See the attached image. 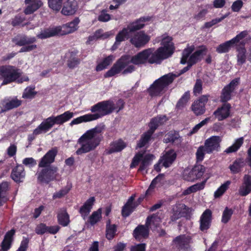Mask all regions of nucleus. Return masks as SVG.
Returning <instances> with one entry per match:
<instances>
[{
	"label": "nucleus",
	"mask_w": 251,
	"mask_h": 251,
	"mask_svg": "<svg viewBox=\"0 0 251 251\" xmlns=\"http://www.w3.org/2000/svg\"><path fill=\"white\" fill-rule=\"evenodd\" d=\"M153 54V49L149 48L143 50L133 56L123 55L104 75L105 78L113 76L120 73L123 75L132 73L135 70V65H141L147 62L150 64V60Z\"/></svg>",
	"instance_id": "1"
},
{
	"label": "nucleus",
	"mask_w": 251,
	"mask_h": 251,
	"mask_svg": "<svg viewBox=\"0 0 251 251\" xmlns=\"http://www.w3.org/2000/svg\"><path fill=\"white\" fill-rule=\"evenodd\" d=\"M58 152L56 147L49 150L41 159L38 164V167L41 168L36 174L37 180L40 183L48 184L54 180L60 178V175L58 173V168L55 166H50L55 160V157Z\"/></svg>",
	"instance_id": "2"
},
{
	"label": "nucleus",
	"mask_w": 251,
	"mask_h": 251,
	"mask_svg": "<svg viewBox=\"0 0 251 251\" xmlns=\"http://www.w3.org/2000/svg\"><path fill=\"white\" fill-rule=\"evenodd\" d=\"M74 113L67 111L62 114L56 116H50L45 119L36 128L31 134L28 136L29 141H33L35 136L43 133L47 132L54 125H63L64 123L69 121L74 116Z\"/></svg>",
	"instance_id": "3"
},
{
	"label": "nucleus",
	"mask_w": 251,
	"mask_h": 251,
	"mask_svg": "<svg viewBox=\"0 0 251 251\" xmlns=\"http://www.w3.org/2000/svg\"><path fill=\"white\" fill-rule=\"evenodd\" d=\"M161 47L153 51L150 60L151 63L159 64L162 60L170 57L174 52L175 47L173 42V38L165 33L161 36Z\"/></svg>",
	"instance_id": "4"
},
{
	"label": "nucleus",
	"mask_w": 251,
	"mask_h": 251,
	"mask_svg": "<svg viewBox=\"0 0 251 251\" xmlns=\"http://www.w3.org/2000/svg\"><path fill=\"white\" fill-rule=\"evenodd\" d=\"M173 75L167 74L155 80L147 90L149 95L151 97L160 96L164 93L166 89L173 81Z\"/></svg>",
	"instance_id": "5"
},
{
	"label": "nucleus",
	"mask_w": 251,
	"mask_h": 251,
	"mask_svg": "<svg viewBox=\"0 0 251 251\" xmlns=\"http://www.w3.org/2000/svg\"><path fill=\"white\" fill-rule=\"evenodd\" d=\"M194 49V46L192 45L188 46L183 50L180 60L181 64H185L187 62V63H189L191 66L195 64L201 60L203 53H205L207 50L205 47L201 46L200 49L197 50L190 55Z\"/></svg>",
	"instance_id": "6"
},
{
	"label": "nucleus",
	"mask_w": 251,
	"mask_h": 251,
	"mask_svg": "<svg viewBox=\"0 0 251 251\" xmlns=\"http://www.w3.org/2000/svg\"><path fill=\"white\" fill-rule=\"evenodd\" d=\"M114 103L108 100L99 102L91 107V114L93 120H97L105 115L111 113L114 110Z\"/></svg>",
	"instance_id": "7"
},
{
	"label": "nucleus",
	"mask_w": 251,
	"mask_h": 251,
	"mask_svg": "<svg viewBox=\"0 0 251 251\" xmlns=\"http://www.w3.org/2000/svg\"><path fill=\"white\" fill-rule=\"evenodd\" d=\"M20 70L12 65L0 66V80H2L1 85H6L14 82L21 75Z\"/></svg>",
	"instance_id": "8"
},
{
	"label": "nucleus",
	"mask_w": 251,
	"mask_h": 251,
	"mask_svg": "<svg viewBox=\"0 0 251 251\" xmlns=\"http://www.w3.org/2000/svg\"><path fill=\"white\" fill-rule=\"evenodd\" d=\"M77 143L80 147L75 153L77 155H81L94 150L100 143L85 133L78 139Z\"/></svg>",
	"instance_id": "9"
},
{
	"label": "nucleus",
	"mask_w": 251,
	"mask_h": 251,
	"mask_svg": "<svg viewBox=\"0 0 251 251\" xmlns=\"http://www.w3.org/2000/svg\"><path fill=\"white\" fill-rule=\"evenodd\" d=\"M144 152H138L135 155L130 165V168L136 167L141 161L138 171L142 172L151 164L152 161L155 158L154 155L152 154H147L144 156Z\"/></svg>",
	"instance_id": "10"
},
{
	"label": "nucleus",
	"mask_w": 251,
	"mask_h": 251,
	"mask_svg": "<svg viewBox=\"0 0 251 251\" xmlns=\"http://www.w3.org/2000/svg\"><path fill=\"white\" fill-rule=\"evenodd\" d=\"M205 172V167L199 165L195 166L193 168L185 169L182 174L183 179L188 181H194L201 178Z\"/></svg>",
	"instance_id": "11"
},
{
	"label": "nucleus",
	"mask_w": 251,
	"mask_h": 251,
	"mask_svg": "<svg viewBox=\"0 0 251 251\" xmlns=\"http://www.w3.org/2000/svg\"><path fill=\"white\" fill-rule=\"evenodd\" d=\"M238 83L239 79L237 78L234 79L224 87L222 90L220 96L221 101L226 102L231 99L232 95Z\"/></svg>",
	"instance_id": "12"
},
{
	"label": "nucleus",
	"mask_w": 251,
	"mask_h": 251,
	"mask_svg": "<svg viewBox=\"0 0 251 251\" xmlns=\"http://www.w3.org/2000/svg\"><path fill=\"white\" fill-rule=\"evenodd\" d=\"M150 40V36L143 31L138 32L130 38V42L136 48L145 46Z\"/></svg>",
	"instance_id": "13"
},
{
	"label": "nucleus",
	"mask_w": 251,
	"mask_h": 251,
	"mask_svg": "<svg viewBox=\"0 0 251 251\" xmlns=\"http://www.w3.org/2000/svg\"><path fill=\"white\" fill-rule=\"evenodd\" d=\"M208 95H203L192 103L191 109L196 115H201L205 112V106L208 101Z\"/></svg>",
	"instance_id": "14"
},
{
	"label": "nucleus",
	"mask_w": 251,
	"mask_h": 251,
	"mask_svg": "<svg viewBox=\"0 0 251 251\" xmlns=\"http://www.w3.org/2000/svg\"><path fill=\"white\" fill-rule=\"evenodd\" d=\"M176 158V151L171 149L167 151H164L162 155L159 160V163H161L162 166L168 168L174 162Z\"/></svg>",
	"instance_id": "15"
},
{
	"label": "nucleus",
	"mask_w": 251,
	"mask_h": 251,
	"mask_svg": "<svg viewBox=\"0 0 251 251\" xmlns=\"http://www.w3.org/2000/svg\"><path fill=\"white\" fill-rule=\"evenodd\" d=\"M222 139L220 136H213L207 139L204 143L206 152L210 153L214 151H218L220 148V143Z\"/></svg>",
	"instance_id": "16"
},
{
	"label": "nucleus",
	"mask_w": 251,
	"mask_h": 251,
	"mask_svg": "<svg viewBox=\"0 0 251 251\" xmlns=\"http://www.w3.org/2000/svg\"><path fill=\"white\" fill-rule=\"evenodd\" d=\"M212 218L211 210L207 209L202 213L200 219V229L201 231L206 232L210 228Z\"/></svg>",
	"instance_id": "17"
},
{
	"label": "nucleus",
	"mask_w": 251,
	"mask_h": 251,
	"mask_svg": "<svg viewBox=\"0 0 251 251\" xmlns=\"http://www.w3.org/2000/svg\"><path fill=\"white\" fill-rule=\"evenodd\" d=\"M80 22L78 18H75L72 22L63 25L61 26H57L59 28V35H66L74 32L78 28V25Z\"/></svg>",
	"instance_id": "18"
},
{
	"label": "nucleus",
	"mask_w": 251,
	"mask_h": 251,
	"mask_svg": "<svg viewBox=\"0 0 251 251\" xmlns=\"http://www.w3.org/2000/svg\"><path fill=\"white\" fill-rule=\"evenodd\" d=\"M231 108L230 104L225 102L214 112L213 115L218 121H223L229 116Z\"/></svg>",
	"instance_id": "19"
},
{
	"label": "nucleus",
	"mask_w": 251,
	"mask_h": 251,
	"mask_svg": "<svg viewBox=\"0 0 251 251\" xmlns=\"http://www.w3.org/2000/svg\"><path fill=\"white\" fill-rule=\"evenodd\" d=\"M191 238L189 236L181 235L177 236L173 240V243L178 250H186L190 247Z\"/></svg>",
	"instance_id": "20"
},
{
	"label": "nucleus",
	"mask_w": 251,
	"mask_h": 251,
	"mask_svg": "<svg viewBox=\"0 0 251 251\" xmlns=\"http://www.w3.org/2000/svg\"><path fill=\"white\" fill-rule=\"evenodd\" d=\"M36 41L35 37H28L22 34H18L12 39V42L15 45L22 47L26 45V44L34 43Z\"/></svg>",
	"instance_id": "21"
},
{
	"label": "nucleus",
	"mask_w": 251,
	"mask_h": 251,
	"mask_svg": "<svg viewBox=\"0 0 251 251\" xmlns=\"http://www.w3.org/2000/svg\"><path fill=\"white\" fill-rule=\"evenodd\" d=\"M25 18L18 14L14 17L11 20V24L13 26H27V29H33L35 27H37L39 25V23H37L35 25H31L30 22L24 23L25 21Z\"/></svg>",
	"instance_id": "22"
},
{
	"label": "nucleus",
	"mask_w": 251,
	"mask_h": 251,
	"mask_svg": "<svg viewBox=\"0 0 251 251\" xmlns=\"http://www.w3.org/2000/svg\"><path fill=\"white\" fill-rule=\"evenodd\" d=\"M25 176L24 167L22 165H18L12 170L11 178L16 182H23Z\"/></svg>",
	"instance_id": "23"
},
{
	"label": "nucleus",
	"mask_w": 251,
	"mask_h": 251,
	"mask_svg": "<svg viewBox=\"0 0 251 251\" xmlns=\"http://www.w3.org/2000/svg\"><path fill=\"white\" fill-rule=\"evenodd\" d=\"M25 3L27 5L24 10L25 15L33 13L43 5L42 2L40 0H25Z\"/></svg>",
	"instance_id": "24"
},
{
	"label": "nucleus",
	"mask_w": 251,
	"mask_h": 251,
	"mask_svg": "<svg viewBox=\"0 0 251 251\" xmlns=\"http://www.w3.org/2000/svg\"><path fill=\"white\" fill-rule=\"evenodd\" d=\"M15 233V230L14 229H12L6 233L4 239L0 244V251H7L10 249Z\"/></svg>",
	"instance_id": "25"
},
{
	"label": "nucleus",
	"mask_w": 251,
	"mask_h": 251,
	"mask_svg": "<svg viewBox=\"0 0 251 251\" xmlns=\"http://www.w3.org/2000/svg\"><path fill=\"white\" fill-rule=\"evenodd\" d=\"M239 194L241 196H246L251 192V176L245 175L243 182L239 189Z\"/></svg>",
	"instance_id": "26"
},
{
	"label": "nucleus",
	"mask_w": 251,
	"mask_h": 251,
	"mask_svg": "<svg viewBox=\"0 0 251 251\" xmlns=\"http://www.w3.org/2000/svg\"><path fill=\"white\" fill-rule=\"evenodd\" d=\"M131 33V32L129 31L127 26L124 28L122 30L120 31L116 36V41L112 46V49L115 50L117 49L118 46L122 42L130 38Z\"/></svg>",
	"instance_id": "27"
},
{
	"label": "nucleus",
	"mask_w": 251,
	"mask_h": 251,
	"mask_svg": "<svg viewBox=\"0 0 251 251\" xmlns=\"http://www.w3.org/2000/svg\"><path fill=\"white\" fill-rule=\"evenodd\" d=\"M126 146V143L121 139L114 141L110 143L109 148L106 150V153L110 154L121 151Z\"/></svg>",
	"instance_id": "28"
},
{
	"label": "nucleus",
	"mask_w": 251,
	"mask_h": 251,
	"mask_svg": "<svg viewBox=\"0 0 251 251\" xmlns=\"http://www.w3.org/2000/svg\"><path fill=\"white\" fill-rule=\"evenodd\" d=\"M77 3L75 0H68L65 3L61 10V13L64 15H72L74 14L77 9Z\"/></svg>",
	"instance_id": "29"
},
{
	"label": "nucleus",
	"mask_w": 251,
	"mask_h": 251,
	"mask_svg": "<svg viewBox=\"0 0 251 251\" xmlns=\"http://www.w3.org/2000/svg\"><path fill=\"white\" fill-rule=\"evenodd\" d=\"M95 201V199L94 197H90L80 208L79 212L84 220H85L89 214Z\"/></svg>",
	"instance_id": "30"
},
{
	"label": "nucleus",
	"mask_w": 251,
	"mask_h": 251,
	"mask_svg": "<svg viewBox=\"0 0 251 251\" xmlns=\"http://www.w3.org/2000/svg\"><path fill=\"white\" fill-rule=\"evenodd\" d=\"M149 226L143 225H139L137 226L133 231V236L138 241H140L142 238H146L149 235Z\"/></svg>",
	"instance_id": "31"
},
{
	"label": "nucleus",
	"mask_w": 251,
	"mask_h": 251,
	"mask_svg": "<svg viewBox=\"0 0 251 251\" xmlns=\"http://www.w3.org/2000/svg\"><path fill=\"white\" fill-rule=\"evenodd\" d=\"M151 20V17H141L135 21L129 24L127 26L131 33L140 30L144 27L145 26L144 23L149 21Z\"/></svg>",
	"instance_id": "32"
},
{
	"label": "nucleus",
	"mask_w": 251,
	"mask_h": 251,
	"mask_svg": "<svg viewBox=\"0 0 251 251\" xmlns=\"http://www.w3.org/2000/svg\"><path fill=\"white\" fill-rule=\"evenodd\" d=\"M77 53L78 51L76 50L70 51L68 53L67 65L71 69L75 68L80 63V59L77 56Z\"/></svg>",
	"instance_id": "33"
},
{
	"label": "nucleus",
	"mask_w": 251,
	"mask_h": 251,
	"mask_svg": "<svg viewBox=\"0 0 251 251\" xmlns=\"http://www.w3.org/2000/svg\"><path fill=\"white\" fill-rule=\"evenodd\" d=\"M57 221L59 225L63 226H67L70 222V216L67 212L65 208H62L59 209L57 212Z\"/></svg>",
	"instance_id": "34"
},
{
	"label": "nucleus",
	"mask_w": 251,
	"mask_h": 251,
	"mask_svg": "<svg viewBox=\"0 0 251 251\" xmlns=\"http://www.w3.org/2000/svg\"><path fill=\"white\" fill-rule=\"evenodd\" d=\"M248 32L244 30L237 34L235 37L230 40L232 46H235L236 49L238 47H245L246 41L244 38L248 35Z\"/></svg>",
	"instance_id": "35"
},
{
	"label": "nucleus",
	"mask_w": 251,
	"mask_h": 251,
	"mask_svg": "<svg viewBox=\"0 0 251 251\" xmlns=\"http://www.w3.org/2000/svg\"><path fill=\"white\" fill-rule=\"evenodd\" d=\"M167 121V118L165 115H159L152 118L149 124L150 129L154 132L159 126L164 124Z\"/></svg>",
	"instance_id": "36"
},
{
	"label": "nucleus",
	"mask_w": 251,
	"mask_h": 251,
	"mask_svg": "<svg viewBox=\"0 0 251 251\" xmlns=\"http://www.w3.org/2000/svg\"><path fill=\"white\" fill-rule=\"evenodd\" d=\"M164 141L166 143H172L175 145L179 146L182 142V138L178 132L174 131L168 133Z\"/></svg>",
	"instance_id": "37"
},
{
	"label": "nucleus",
	"mask_w": 251,
	"mask_h": 251,
	"mask_svg": "<svg viewBox=\"0 0 251 251\" xmlns=\"http://www.w3.org/2000/svg\"><path fill=\"white\" fill-rule=\"evenodd\" d=\"M153 133L154 132L149 129L142 134L140 139L137 142L136 149L141 148L148 145L151 141Z\"/></svg>",
	"instance_id": "38"
},
{
	"label": "nucleus",
	"mask_w": 251,
	"mask_h": 251,
	"mask_svg": "<svg viewBox=\"0 0 251 251\" xmlns=\"http://www.w3.org/2000/svg\"><path fill=\"white\" fill-rule=\"evenodd\" d=\"M59 28L56 27L48 28L42 30L41 32L37 35L39 39H44L52 36L59 35Z\"/></svg>",
	"instance_id": "39"
},
{
	"label": "nucleus",
	"mask_w": 251,
	"mask_h": 251,
	"mask_svg": "<svg viewBox=\"0 0 251 251\" xmlns=\"http://www.w3.org/2000/svg\"><path fill=\"white\" fill-rule=\"evenodd\" d=\"M134 200V197L132 196H131L128 199L126 203L123 207L122 210V215L123 217H128L133 211L134 209L135 208L136 205L133 202Z\"/></svg>",
	"instance_id": "40"
},
{
	"label": "nucleus",
	"mask_w": 251,
	"mask_h": 251,
	"mask_svg": "<svg viewBox=\"0 0 251 251\" xmlns=\"http://www.w3.org/2000/svg\"><path fill=\"white\" fill-rule=\"evenodd\" d=\"M161 222V219L156 214H152L150 216H148L146 220V225L149 226L150 228H156L159 226Z\"/></svg>",
	"instance_id": "41"
},
{
	"label": "nucleus",
	"mask_w": 251,
	"mask_h": 251,
	"mask_svg": "<svg viewBox=\"0 0 251 251\" xmlns=\"http://www.w3.org/2000/svg\"><path fill=\"white\" fill-rule=\"evenodd\" d=\"M22 104V100H18L17 98H13L7 101L3 105L4 110L2 111H6L12 109L17 108Z\"/></svg>",
	"instance_id": "42"
},
{
	"label": "nucleus",
	"mask_w": 251,
	"mask_h": 251,
	"mask_svg": "<svg viewBox=\"0 0 251 251\" xmlns=\"http://www.w3.org/2000/svg\"><path fill=\"white\" fill-rule=\"evenodd\" d=\"M103 129V126H97L92 129L87 130L85 133L93 139L98 140V142L100 143L101 138L99 134L102 132Z\"/></svg>",
	"instance_id": "43"
},
{
	"label": "nucleus",
	"mask_w": 251,
	"mask_h": 251,
	"mask_svg": "<svg viewBox=\"0 0 251 251\" xmlns=\"http://www.w3.org/2000/svg\"><path fill=\"white\" fill-rule=\"evenodd\" d=\"M244 143V138L243 137L237 139L234 144L227 148L225 151L226 153H230L237 151L242 146Z\"/></svg>",
	"instance_id": "44"
},
{
	"label": "nucleus",
	"mask_w": 251,
	"mask_h": 251,
	"mask_svg": "<svg viewBox=\"0 0 251 251\" xmlns=\"http://www.w3.org/2000/svg\"><path fill=\"white\" fill-rule=\"evenodd\" d=\"M92 121L94 120L91 115V114H87L74 119L70 123V125L71 126H73L74 125H77L82 123H86Z\"/></svg>",
	"instance_id": "45"
},
{
	"label": "nucleus",
	"mask_w": 251,
	"mask_h": 251,
	"mask_svg": "<svg viewBox=\"0 0 251 251\" xmlns=\"http://www.w3.org/2000/svg\"><path fill=\"white\" fill-rule=\"evenodd\" d=\"M236 50L238 52L237 55L238 64L242 65L246 62V50L245 47H238L236 49Z\"/></svg>",
	"instance_id": "46"
},
{
	"label": "nucleus",
	"mask_w": 251,
	"mask_h": 251,
	"mask_svg": "<svg viewBox=\"0 0 251 251\" xmlns=\"http://www.w3.org/2000/svg\"><path fill=\"white\" fill-rule=\"evenodd\" d=\"M101 218V209L99 208L96 211H94L89 217L88 222L91 225L94 226L99 222Z\"/></svg>",
	"instance_id": "47"
},
{
	"label": "nucleus",
	"mask_w": 251,
	"mask_h": 251,
	"mask_svg": "<svg viewBox=\"0 0 251 251\" xmlns=\"http://www.w3.org/2000/svg\"><path fill=\"white\" fill-rule=\"evenodd\" d=\"M114 59L113 55H109L105 58L96 67L97 71H102L106 68L112 62Z\"/></svg>",
	"instance_id": "48"
},
{
	"label": "nucleus",
	"mask_w": 251,
	"mask_h": 251,
	"mask_svg": "<svg viewBox=\"0 0 251 251\" xmlns=\"http://www.w3.org/2000/svg\"><path fill=\"white\" fill-rule=\"evenodd\" d=\"M231 181L227 180L215 192L214 196L215 198L221 197L229 188Z\"/></svg>",
	"instance_id": "49"
},
{
	"label": "nucleus",
	"mask_w": 251,
	"mask_h": 251,
	"mask_svg": "<svg viewBox=\"0 0 251 251\" xmlns=\"http://www.w3.org/2000/svg\"><path fill=\"white\" fill-rule=\"evenodd\" d=\"M232 46L231 41L229 40L219 45L216 48V51L219 53L227 52Z\"/></svg>",
	"instance_id": "50"
},
{
	"label": "nucleus",
	"mask_w": 251,
	"mask_h": 251,
	"mask_svg": "<svg viewBox=\"0 0 251 251\" xmlns=\"http://www.w3.org/2000/svg\"><path fill=\"white\" fill-rule=\"evenodd\" d=\"M243 166L244 162L242 160H236L230 165L229 169L232 173L237 174L241 171Z\"/></svg>",
	"instance_id": "51"
},
{
	"label": "nucleus",
	"mask_w": 251,
	"mask_h": 251,
	"mask_svg": "<svg viewBox=\"0 0 251 251\" xmlns=\"http://www.w3.org/2000/svg\"><path fill=\"white\" fill-rule=\"evenodd\" d=\"M190 95L189 92H186L177 102L176 105V108L178 109H182L183 108L190 99Z\"/></svg>",
	"instance_id": "52"
},
{
	"label": "nucleus",
	"mask_w": 251,
	"mask_h": 251,
	"mask_svg": "<svg viewBox=\"0 0 251 251\" xmlns=\"http://www.w3.org/2000/svg\"><path fill=\"white\" fill-rule=\"evenodd\" d=\"M62 2V0H48L49 7L56 11H59L60 10Z\"/></svg>",
	"instance_id": "53"
},
{
	"label": "nucleus",
	"mask_w": 251,
	"mask_h": 251,
	"mask_svg": "<svg viewBox=\"0 0 251 251\" xmlns=\"http://www.w3.org/2000/svg\"><path fill=\"white\" fill-rule=\"evenodd\" d=\"M35 86L27 87L24 90L22 97L25 99H31L37 94L34 90Z\"/></svg>",
	"instance_id": "54"
},
{
	"label": "nucleus",
	"mask_w": 251,
	"mask_h": 251,
	"mask_svg": "<svg viewBox=\"0 0 251 251\" xmlns=\"http://www.w3.org/2000/svg\"><path fill=\"white\" fill-rule=\"evenodd\" d=\"M204 8L201 9L197 14L194 15L193 18L197 21L202 20L204 19L206 15L208 13V9L210 6L207 4Z\"/></svg>",
	"instance_id": "55"
},
{
	"label": "nucleus",
	"mask_w": 251,
	"mask_h": 251,
	"mask_svg": "<svg viewBox=\"0 0 251 251\" xmlns=\"http://www.w3.org/2000/svg\"><path fill=\"white\" fill-rule=\"evenodd\" d=\"M233 211L232 209L226 207L223 211L221 221L224 224L227 223L231 218Z\"/></svg>",
	"instance_id": "56"
},
{
	"label": "nucleus",
	"mask_w": 251,
	"mask_h": 251,
	"mask_svg": "<svg viewBox=\"0 0 251 251\" xmlns=\"http://www.w3.org/2000/svg\"><path fill=\"white\" fill-rule=\"evenodd\" d=\"M163 175L160 174L155 177L151 181L148 189L146 191V194H149L152 190L155 188L156 185L158 183L160 182L163 178Z\"/></svg>",
	"instance_id": "57"
},
{
	"label": "nucleus",
	"mask_w": 251,
	"mask_h": 251,
	"mask_svg": "<svg viewBox=\"0 0 251 251\" xmlns=\"http://www.w3.org/2000/svg\"><path fill=\"white\" fill-rule=\"evenodd\" d=\"M70 188L68 187H65L59 191L56 192L52 195L53 200L61 199L65 197L70 191Z\"/></svg>",
	"instance_id": "58"
},
{
	"label": "nucleus",
	"mask_w": 251,
	"mask_h": 251,
	"mask_svg": "<svg viewBox=\"0 0 251 251\" xmlns=\"http://www.w3.org/2000/svg\"><path fill=\"white\" fill-rule=\"evenodd\" d=\"M202 90V81L201 79H197L193 88V93L197 96L201 93Z\"/></svg>",
	"instance_id": "59"
},
{
	"label": "nucleus",
	"mask_w": 251,
	"mask_h": 251,
	"mask_svg": "<svg viewBox=\"0 0 251 251\" xmlns=\"http://www.w3.org/2000/svg\"><path fill=\"white\" fill-rule=\"evenodd\" d=\"M116 231V227L115 225L106 227V237L108 240L113 238Z\"/></svg>",
	"instance_id": "60"
},
{
	"label": "nucleus",
	"mask_w": 251,
	"mask_h": 251,
	"mask_svg": "<svg viewBox=\"0 0 251 251\" xmlns=\"http://www.w3.org/2000/svg\"><path fill=\"white\" fill-rule=\"evenodd\" d=\"M206 152V148L204 146H200L197 150L196 155L198 161H202Z\"/></svg>",
	"instance_id": "61"
},
{
	"label": "nucleus",
	"mask_w": 251,
	"mask_h": 251,
	"mask_svg": "<svg viewBox=\"0 0 251 251\" xmlns=\"http://www.w3.org/2000/svg\"><path fill=\"white\" fill-rule=\"evenodd\" d=\"M9 189V184L7 182L3 181L0 183V199L4 198L5 195Z\"/></svg>",
	"instance_id": "62"
},
{
	"label": "nucleus",
	"mask_w": 251,
	"mask_h": 251,
	"mask_svg": "<svg viewBox=\"0 0 251 251\" xmlns=\"http://www.w3.org/2000/svg\"><path fill=\"white\" fill-rule=\"evenodd\" d=\"M37 49V45L33 43L26 44L24 47H22L19 52H29Z\"/></svg>",
	"instance_id": "63"
},
{
	"label": "nucleus",
	"mask_w": 251,
	"mask_h": 251,
	"mask_svg": "<svg viewBox=\"0 0 251 251\" xmlns=\"http://www.w3.org/2000/svg\"><path fill=\"white\" fill-rule=\"evenodd\" d=\"M47 226L43 223L38 225L35 229V232L38 235H43L47 233Z\"/></svg>",
	"instance_id": "64"
}]
</instances>
